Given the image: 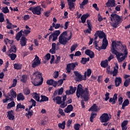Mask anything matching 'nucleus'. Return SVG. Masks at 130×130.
I'll use <instances>...</instances> for the list:
<instances>
[{"instance_id":"f257e3e1","label":"nucleus","mask_w":130,"mask_h":130,"mask_svg":"<svg viewBox=\"0 0 130 130\" xmlns=\"http://www.w3.org/2000/svg\"><path fill=\"white\" fill-rule=\"evenodd\" d=\"M89 92L88 88L86 87L84 90L83 89V86L81 84H79L77 85V90H76V96L77 98L79 99L83 98L84 101L87 102L89 99Z\"/></svg>"},{"instance_id":"f03ea898","label":"nucleus","mask_w":130,"mask_h":130,"mask_svg":"<svg viewBox=\"0 0 130 130\" xmlns=\"http://www.w3.org/2000/svg\"><path fill=\"white\" fill-rule=\"evenodd\" d=\"M43 82L42 73L40 72H36L33 74V78L31 79V83L35 86H41Z\"/></svg>"},{"instance_id":"7ed1b4c3","label":"nucleus","mask_w":130,"mask_h":130,"mask_svg":"<svg viewBox=\"0 0 130 130\" xmlns=\"http://www.w3.org/2000/svg\"><path fill=\"white\" fill-rule=\"evenodd\" d=\"M110 20L112 21L111 22V26L116 28L117 26L121 23L122 18L119 15L113 13L111 15Z\"/></svg>"},{"instance_id":"20e7f679","label":"nucleus","mask_w":130,"mask_h":130,"mask_svg":"<svg viewBox=\"0 0 130 130\" xmlns=\"http://www.w3.org/2000/svg\"><path fill=\"white\" fill-rule=\"evenodd\" d=\"M70 36H69V38L65 37L67 36V31H63L62 34L60 35L58 38V42L60 43L61 45H66L67 43L69 41L73 36L72 32L70 31Z\"/></svg>"},{"instance_id":"39448f33","label":"nucleus","mask_w":130,"mask_h":130,"mask_svg":"<svg viewBox=\"0 0 130 130\" xmlns=\"http://www.w3.org/2000/svg\"><path fill=\"white\" fill-rule=\"evenodd\" d=\"M116 44L117 47H121V48H122V51L124 50V55H123V56H121L122 57H120V59H119V62H121L127 57V55L128 54V52L127 50V48L125 45L122 44L121 41H117Z\"/></svg>"},{"instance_id":"423d86ee","label":"nucleus","mask_w":130,"mask_h":130,"mask_svg":"<svg viewBox=\"0 0 130 130\" xmlns=\"http://www.w3.org/2000/svg\"><path fill=\"white\" fill-rule=\"evenodd\" d=\"M117 43L116 41H113L112 43V47L111 48V51L112 53L114 54L117 56V59L119 61V59H120V57L124 55L122 53H120L118 52L115 49L117 47Z\"/></svg>"},{"instance_id":"0eeeda50","label":"nucleus","mask_w":130,"mask_h":130,"mask_svg":"<svg viewBox=\"0 0 130 130\" xmlns=\"http://www.w3.org/2000/svg\"><path fill=\"white\" fill-rule=\"evenodd\" d=\"M105 101H108L109 99V103H112V104H116V101H117V94L115 93L113 96V98H111L110 99L109 97V93L107 92L105 94Z\"/></svg>"},{"instance_id":"6e6552de","label":"nucleus","mask_w":130,"mask_h":130,"mask_svg":"<svg viewBox=\"0 0 130 130\" xmlns=\"http://www.w3.org/2000/svg\"><path fill=\"white\" fill-rule=\"evenodd\" d=\"M60 35V31L59 30H57L53 32L49 37V41L50 42L52 41H56L58 39V37Z\"/></svg>"},{"instance_id":"1a4fd4ad","label":"nucleus","mask_w":130,"mask_h":130,"mask_svg":"<svg viewBox=\"0 0 130 130\" xmlns=\"http://www.w3.org/2000/svg\"><path fill=\"white\" fill-rule=\"evenodd\" d=\"M42 8L40 6L36 7H30L28 11H30L34 15H40L41 14Z\"/></svg>"},{"instance_id":"9d476101","label":"nucleus","mask_w":130,"mask_h":130,"mask_svg":"<svg viewBox=\"0 0 130 130\" xmlns=\"http://www.w3.org/2000/svg\"><path fill=\"white\" fill-rule=\"evenodd\" d=\"M100 120L102 123L107 122L110 120V118L108 113H104L100 116Z\"/></svg>"},{"instance_id":"9b49d317","label":"nucleus","mask_w":130,"mask_h":130,"mask_svg":"<svg viewBox=\"0 0 130 130\" xmlns=\"http://www.w3.org/2000/svg\"><path fill=\"white\" fill-rule=\"evenodd\" d=\"M41 62L40 60L39 57L36 55L35 58L34 59V62L32 63L31 67L32 68H36L37 67L39 66L41 64Z\"/></svg>"},{"instance_id":"f8f14e48","label":"nucleus","mask_w":130,"mask_h":130,"mask_svg":"<svg viewBox=\"0 0 130 130\" xmlns=\"http://www.w3.org/2000/svg\"><path fill=\"white\" fill-rule=\"evenodd\" d=\"M74 73L76 76L75 78V81L77 82H81L82 81H84V78H83V75H82L78 71H74Z\"/></svg>"},{"instance_id":"ddd939ff","label":"nucleus","mask_w":130,"mask_h":130,"mask_svg":"<svg viewBox=\"0 0 130 130\" xmlns=\"http://www.w3.org/2000/svg\"><path fill=\"white\" fill-rule=\"evenodd\" d=\"M76 66H78V63H71L67 64L66 68L67 73H70L71 72L72 70L74 71V68L76 67Z\"/></svg>"},{"instance_id":"4468645a","label":"nucleus","mask_w":130,"mask_h":130,"mask_svg":"<svg viewBox=\"0 0 130 130\" xmlns=\"http://www.w3.org/2000/svg\"><path fill=\"white\" fill-rule=\"evenodd\" d=\"M109 43L108 40L103 39L102 45L100 47H99L98 51H100L101 50H105L108 46Z\"/></svg>"},{"instance_id":"2eb2a0df","label":"nucleus","mask_w":130,"mask_h":130,"mask_svg":"<svg viewBox=\"0 0 130 130\" xmlns=\"http://www.w3.org/2000/svg\"><path fill=\"white\" fill-rule=\"evenodd\" d=\"M8 97L10 99V101H12L14 100V99H16L17 96V93L14 89H12L10 90V94L7 95Z\"/></svg>"},{"instance_id":"dca6fc26","label":"nucleus","mask_w":130,"mask_h":130,"mask_svg":"<svg viewBox=\"0 0 130 130\" xmlns=\"http://www.w3.org/2000/svg\"><path fill=\"white\" fill-rule=\"evenodd\" d=\"M96 35L99 36V38L100 39H102L104 38L103 39V40H107V39H106V36L105 33L103 31H100V30L96 31Z\"/></svg>"},{"instance_id":"f3484780","label":"nucleus","mask_w":130,"mask_h":130,"mask_svg":"<svg viewBox=\"0 0 130 130\" xmlns=\"http://www.w3.org/2000/svg\"><path fill=\"white\" fill-rule=\"evenodd\" d=\"M7 117L9 120H14L15 119V113L14 111L11 110L7 112Z\"/></svg>"},{"instance_id":"a211bd4d","label":"nucleus","mask_w":130,"mask_h":130,"mask_svg":"<svg viewBox=\"0 0 130 130\" xmlns=\"http://www.w3.org/2000/svg\"><path fill=\"white\" fill-rule=\"evenodd\" d=\"M107 8L111 7L114 8L116 7V3L115 0H108L107 3L106 4Z\"/></svg>"},{"instance_id":"6ab92c4d","label":"nucleus","mask_w":130,"mask_h":130,"mask_svg":"<svg viewBox=\"0 0 130 130\" xmlns=\"http://www.w3.org/2000/svg\"><path fill=\"white\" fill-rule=\"evenodd\" d=\"M46 84L49 86H52L53 87H56V86L57 85V82L55 81L52 79H51L50 80H47Z\"/></svg>"},{"instance_id":"aec40b11","label":"nucleus","mask_w":130,"mask_h":130,"mask_svg":"<svg viewBox=\"0 0 130 130\" xmlns=\"http://www.w3.org/2000/svg\"><path fill=\"white\" fill-rule=\"evenodd\" d=\"M85 53L90 58H93L95 56V53L93 51L89 49L86 50Z\"/></svg>"},{"instance_id":"412c9836","label":"nucleus","mask_w":130,"mask_h":130,"mask_svg":"<svg viewBox=\"0 0 130 130\" xmlns=\"http://www.w3.org/2000/svg\"><path fill=\"white\" fill-rule=\"evenodd\" d=\"M92 71L90 69H88L87 70L86 72H84V79L83 81L86 80V77H89L91 74Z\"/></svg>"},{"instance_id":"4be33fe9","label":"nucleus","mask_w":130,"mask_h":130,"mask_svg":"<svg viewBox=\"0 0 130 130\" xmlns=\"http://www.w3.org/2000/svg\"><path fill=\"white\" fill-rule=\"evenodd\" d=\"M122 80L121 77H116L115 79V86L118 87L122 83Z\"/></svg>"},{"instance_id":"5701e85b","label":"nucleus","mask_w":130,"mask_h":130,"mask_svg":"<svg viewBox=\"0 0 130 130\" xmlns=\"http://www.w3.org/2000/svg\"><path fill=\"white\" fill-rule=\"evenodd\" d=\"M27 39L25 37H21L20 41L21 46V47L25 46L26 44H27Z\"/></svg>"},{"instance_id":"b1692460","label":"nucleus","mask_w":130,"mask_h":130,"mask_svg":"<svg viewBox=\"0 0 130 130\" xmlns=\"http://www.w3.org/2000/svg\"><path fill=\"white\" fill-rule=\"evenodd\" d=\"M12 52L14 53H16L17 52V48L15 45H12L11 46V49L8 51L7 53L10 54Z\"/></svg>"},{"instance_id":"393cba45","label":"nucleus","mask_w":130,"mask_h":130,"mask_svg":"<svg viewBox=\"0 0 130 130\" xmlns=\"http://www.w3.org/2000/svg\"><path fill=\"white\" fill-rule=\"evenodd\" d=\"M73 107L72 105H68V107L64 109V112L66 113H71L73 110Z\"/></svg>"},{"instance_id":"a878e982","label":"nucleus","mask_w":130,"mask_h":130,"mask_svg":"<svg viewBox=\"0 0 130 130\" xmlns=\"http://www.w3.org/2000/svg\"><path fill=\"white\" fill-rule=\"evenodd\" d=\"M95 111V112H98V107L96 106V104H94L92 105V107H90V108L89 109L88 111Z\"/></svg>"},{"instance_id":"bb28decb","label":"nucleus","mask_w":130,"mask_h":130,"mask_svg":"<svg viewBox=\"0 0 130 130\" xmlns=\"http://www.w3.org/2000/svg\"><path fill=\"white\" fill-rule=\"evenodd\" d=\"M53 101H54V102H55V101H56V104H61L62 103V101H61V98L59 96H57L55 98H53Z\"/></svg>"},{"instance_id":"cd10ccee","label":"nucleus","mask_w":130,"mask_h":130,"mask_svg":"<svg viewBox=\"0 0 130 130\" xmlns=\"http://www.w3.org/2000/svg\"><path fill=\"white\" fill-rule=\"evenodd\" d=\"M17 99L18 101H23L25 99L24 96L22 93L20 92L17 96Z\"/></svg>"},{"instance_id":"c85d7f7f","label":"nucleus","mask_w":130,"mask_h":130,"mask_svg":"<svg viewBox=\"0 0 130 130\" xmlns=\"http://www.w3.org/2000/svg\"><path fill=\"white\" fill-rule=\"evenodd\" d=\"M108 65H109L108 61L107 59H106L104 61H101V66L102 68H107Z\"/></svg>"},{"instance_id":"c756f323","label":"nucleus","mask_w":130,"mask_h":130,"mask_svg":"<svg viewBox=\"0 0 130 130\" xmlns=\"http://www.w3.org/2000/svg\"><path fill=\"white\" fill-rule=\"evenodd\" d=\"M27 81V75H23L21 76L20 78V82L26 83Z\"/></svg>"},{"instance_id":"7c9ffc66","label":"nucleus","mask_w":130,"mask_h":130,"mask_svg":"<svg viewBox=\"0 0 130 130\" xmlns=\"http://www.w3.org/2000/svg\"><path fill=\"white\" fill-rule=\"evenodd\" d=\"M25 29L24 30V34L25 35V36H27L28 34L30 33V28L28 26L26 25L25 26Z\"/></svg>"},{"instance_id":"2f4dec72","label":"nucleus","mask_w":130,"mask_h":130,"mask_svg":"<svg viewBox=\"0 0 130 130\" xmlns=\"http://www.w3.org/2000/svg\"><path fill=\"white\" fill-rule=\"evenodd\" d=\"M89 17V14H84L81 17V20L82 23H85L86 19Z\"/></svg>"},{"instance_id":"473e14b6","label":"nucleus","mask_w":130,"mask_h":130,"mask_svg":"<svg viewBox=\"0 0 130 130\" xmlns=\"http://www.w3.org/2000/svg\"><path fill=\"white\" fill-rule=\"evenodd\" d=\"M89 60H90V58L89 57H87V58L82 57L81 58V61H80V63L82 64H86V63L87 61H89Z\"/></svg>"},{"instance_id":"72a5a7b5","label":"nucleus","mask_w":130,"mask_h":130,"mask_svg":"<svg viewBox=\"0 0 130 130\" xmlns=\"http://www.w3.org/2000/svg\"><path fill=\"white\" fill-rule=\"evenodd\" d=\"M15 106V103L14 101H12L11 103L8 104L7 106V109L8 110L10 109L12 107H14Z\"/></svg>"},{"instance_id":"f704fd0d","label":"nucleus","mask_w":130,"mask_h":130,"mask_svg":"<svg viewBox=\"0 0 130 130\" xmlns=\"http://www.w3.org/2000/svg\"><path fill=\"white\" fill-rule=\"evenodd\" d=\"M68 6H69V9L71 10V11H73L75 9V5H74V3H72V2H68Z\"/></svg>"},{"instance_id":"c9c22d12","label":"nucleus","mask_w":130,"mask_h":130,"mask_svg":"<svg viewBox=\"0 0 130 130\" xmlns=\"http://www.w3.org/2000/svg\"><path fill=\"white\" fill-rule=\"evenodd\" d=\"M89 0H83V2L80 4V8L81 9H83L84 7L88 4Z\"/></svg>"},{"instance_id":"e433bc0d","label":"nucleus","mask_w":130,"mask_h":130,"mask_svg":"<svg viewBox=\"0 0 130 130\" xmlns=\"http://www.w3.org/2000/svg\"><path fill=\"white\" fill-rule=\"evenodd\" d=\"M41 98L42 99L40 100V102H47L49 101L48 97L46 96V95H41Z\"/></svg>"},{"instance_id":"4c0bfd02","label":"nucleus","mask_w":130,"mask_h":130,"mask_svg":"<svg viewBox=\"0 0 130 130\" xmlns=\"http://www.w3.org/2000/svg\"><path fill=\"white\" fill-rule=\"evenodd\" d=\"M33 99L36 100L37 102L40 101V95L38 94L37 93L35 92L34 93Z\"/></svg>"},{"instance_id":"58836bf2","label":"nucleus","mask_w":130,"mask_h":130,"mask_svg":"<svg viewBox=\"0 0 130 130\" xmlns=\"http://www.w3.org/2000/svg\"><path fill=\"white\" fill-rule=\"evenodd\" d=\"M33 115V110H28L27 113H25V116L27 117L28 119H29V117H31Z\"/></svg>"},{"instance_id":"ea45409f","label":"nucleus","mask_w":130,"mask_h":130,"mask_svg":"<svg viewBox=\"0 0 130 130\" xmlns=\"http://www.w3.org/2000/svg\"><path fill=\"white\" fill-rule=\"evenodd\" d=\"M96 115H97V113H92L90 114V118H89L90 122H93V119L96 117Z\"/></svg>"},{"instance_id":"a19ab883","label":"nucleus","mask_w":130,"mask_h":130,"mask_svg":"<svg viewBox=\"0 0 130 130\" xmlns=\"http://www.w3.org/2000/svg\"><path fill=\"white\" fill-rule=\"evenodd\" d=\"M66 126V121H64L62 122V123H58V127L59 128H61L62 129H64Z\"/></svg>"},{"instance_id":"79ce46f5","label":"nucleus","mask_w":130,"mask_h":130,"mask_svg":"<svg viewBox=\"0 0 130 130\" xmlns=\"http://www.w3.org/2000/svg\"><path fill=\"white\" fill-rule=\"evenodd\" d=\"M118 71L117 69H116V67H114V70L113 71H111L110 72V74H113V77L116 76L118 74Z\"/></svg>"},{"instance_id":"37998d69","label":"nucleus","mask_w":130,"mask_h":130,"mask_svg":"<svg viewBox=\"0 0 130 130\" xmlns=\"http://www.w3.org/2000/svg\"><path fill=\"white\" fill-rule=\"evenodd\" d=\"M8 56L12 60H15V59L17 57V55L14 53H9Z\"/></svg>"},{"instance_id":"c03bdc74","label":"nucleus","mask_w":130,"mask_h":130,"mask_svg":"<svg viewBox=\"0 0 130 130\" xmlns=\"http://www.w3.org/2000/svg\"><path fill=\"white\" fill-rule=\"evenodd\" d=\"M2 12L5 14H7L10 12V10H9L8 7H3L2 9Z\"/></svg>"},{"instance_id":"a18cd8bd","label":"nucleus","mask_w":130,"mask_h":130,"mask_svg":"<svg viewBox=\"0 0 130 130\" xmlns=\"http://www.w3.org/2000/svg\"><path fill=\"white\" fill-rule=\"evenodd\" d=\"M22 65L19 63H15L14 64V68L15 70H21Z\"/></svg>"},{"instance_id":"49530a36","label":"nucleus","mask_w":130,"mask_h":130,"mask_svg":"<svg viewBox=\"0 0 130 130\" xmlns=\"http://www.w3.org/2000/svg\"><path fill=\"white\" fill-rule=\"evenodd\" d=\"M77 90V87H73L72 86H70V91L71 92V94H73L74 93L76 92Z\"/></svg>"},{"instance_id":"de8ad7c7","label":"nucleus","mask_w":130,"mask_h":130,"mask_svg":"<svg viewBox=\"0 0 130 130\" xmlns=\"http://www.w3.org/2000/svg\"><path fill=\"white\" fill-rule=\"evenodd\" d=\"M77 47H78L77 44L73 45L70 48L71 53H73V52H74L75 50H76Z\"/></svg>"},{"instance_id":"09e8293b","label":"nucleus","mask_w":130,"mask_h":130,"mask_svg":"<svg viewBox=\"0 0 130 130\" xmlns=\"http://www.w3.org/2000/svg\"><path fill=\"white\" fill-rule=\"evenodd\" d=\"M129 83H130V78H128L126 79L124 82V86L126 87H128L129 85Z\"/></svg>"},{"instance_id":"8fccbe9b","label":"nucleus","mask_w":130,"mask_h":130,"mask_svg":"<svg viewBox=\"0 0 130 130\" xmlns=\"http://www.w3.org/2000/svg\"><path fill=\"white\" fill-rule=\"evenodd\" d=\"M53 27L55 28V29H59L60 27V24L57 23L55 24L54 22H53L52 24Z\"/></svg>"},{"instance_id":"3c124183","label":"nucleus","mask_w":130,"mask_h":130,"mask_svg":"<svg viewBox=\"0 0 130 130\" xmlns=\"http://www.w3.org/2000/svg\"><path fill=\"white\" fill-rule=\"evenodd\" d=\"M23 92L25 95H29L30 93V90L28 87H26L25 89L23 90Z\"/></svg>"},{"instance_id":"603ef678","label":"nucleus","mask_w":130,"mask_h":130,"mask_svg":"<svg viewBox=\"0 0 130 130\" xmlns=\"http://www.w3.org/2000/svg\"><path fill=\"white\" fill-rule=\"evenodd\" d=\"M19 109H25V106L24 105H21V103L18 104L17 105V108L16 109V111H17Z\"/></svg>"},{"instance_id":"864d4df0","label":"nucleus","mask_w":130,"mask_h":130,"mask_svg":"<svg viewBox=\"0 0 130 130\" xmlns=\"http://www.w3.org/2000/svg\"><path fill=\"white\" fill-rule=\"evenodd\" d=\"M60 6H61V10L65 8L66 4H65L64 0H61Z\"/></svg>"},{"instance_id":"5fc2aeb1","label":"nucleus","mask_w":130,"mask_h":130,"mask_svg":"<svg viewBox=\"0 0 130 130\" xmlns=\"http://www.w3.org/2000/svg\"><path fill=\"white\" fill-rule=\"evenodd\" d=\"M123 98L122 96H121L120 95H119L118 96V102L119 103V105H121L123 103Z\"/></svg>"},{"instance_id":"6e6d98bb","label":"nucleus","mask_w":130,"mask_h":130,"mask_svg":"<svg viewBox=\"0 0 130 130\" xmlns=\"http://www.w3.org/2000/svg\"><path fill=\"white\" fill-rule=\"evenodd\" d=\"M50 13H51V10H48V11L45 12L44 13V14L45 17H46V18L49 17V16H50Z\"/></svg>"},{"instance_id":"4d7b16f0","label":"nucleus","mask_w":130,"mask_h":130,"mask_svg":"<svg viewBox=\"0 0 130 130\" xmlns=\"http://www.w3.org/2000/svg\"><path fill=\"white\" fill-rule=\"evenodd\" d=\"M5 20V17L3 13H0V22L2 23Z\"/></svg>"},{"instance_id":"13d9d810","label":"nucleus","mask_w":130,"mask_h":130,"mask_svg":"<svg viewBox=\"0 0 130 130\" xmlns=\"http://www.w3.org/2000/svg\"><path fill=\"white\" fill-rule=\"evenodd\" d=\"M87 27L89 29L92 30L91 21L89 20H87Z\"/></svg>"},{"instance_id":"bf43d9fd","label":"nucleus","mask_w":130,"mask_h":130,"mask_svg":"<svg viewBox=\"0 0 130 130\" xmlns=\"http://www.w3.org/2000/svg\"><path fill=\"white\" fill-rule=\"evenodd\" d=\"M22 36V35L17 33V34L16 35V36H15V39H16V40L17 41H20L21 37Z\"/></svg>"},{"instance_id":"052dcab7","label":"nucleus","mask_w":130,"mask_h":130,"mask_svg":"<svg viewBox=\"0 0 130 130\" xmlns=\"http://www.w3.org/2000/svg\"><path fill=\"white\" fill-rule=\"evenodd\" d=\"M8 101L10 102V99L9 97H8L7 95L6 96V99L3 100V103H6Z\"/></svg>"},{"instance_id":"680f3d73","label":"nucleus","mask_w":130,"mask_h":130,"mask_svg":"<svg viewBox=\"0 0 130 130\" xmlns=\"http://www.w3.org/2000/svg\"><path fill=\"white\" fill-rule=\"evenodd\" d=\"M60 61V56H58L56 57V59L55 61V64H57L59 63V62Z\"/></svg>"},{"instance_id":"e2e57ef3","label":"nucleus","mask_w":130,"mask_h":130,"mask_svg":"<svg viewBox=\"0 0 130 130\" xmlns=\"http://www.w3.org/2000/svg\"><path fill=\"white\" fill-rule=\"evenodd\" d=\"M128 120H124L122 124H121V126H126L128 124Z\"/></svg>"},{"instance_id":"0e129e2a","label":"nucleus","mask_w":130,"mask_h":130,"mask_svg":"<svg viewBox=\"0 0 130 130\" xmlns=\"http://www.w3.org/2000/svg\"><path fill=\"white\" fill-rule=\"evenodd\" d=\"M17 80L16 79H14L13 80V84H12V87H16L17 86Z\"/></svg>"},{"instance_id":"69168bd1","label":"nucleus","mask_w":130,"mask_h":130,"mask_svg":"<svg viewBox=\"0 0 130 130\" xmlns=\"http://www.w3.org/2000/svg\"><path fill=\"white\" fill-rule=\"evenodd\" d=\"M50 57H51L50 54L49 53H48V54H46V55H45V56H44V58L46 60H48L50 59Z\"/></svg>"},{"instance_id":"338daca9","label":"nucleus","mask_w":130,"mask_h":130,"mask_svg":"<svg viewBox=\"0 0 130 130\" xmlns=\"http://www.w3.org/2000/svg\"><path fill=\"white\" fill-rule=\"evenodd\" d=\"M80 124H75L74 125V129L75 130H79L80 129Z\"/></svg>"},{"instance_id":"774afa93","label":"nucleus","mask_w":130,"mask_h":130,"mask_svg":"<svg viewBox=\"0 0 130 130\" xmlns=\"http://www.w3.org/2000/svg\"><path fill=\"white\" fill-rule=\"evenodd\" d=\"M122 104L127 106L129 104V100L128 99L125 100V101H124L123 103Z\"/></svg>"}]
</instances>
